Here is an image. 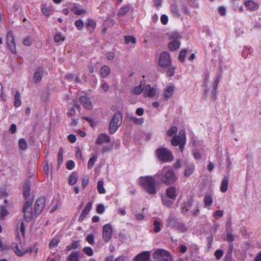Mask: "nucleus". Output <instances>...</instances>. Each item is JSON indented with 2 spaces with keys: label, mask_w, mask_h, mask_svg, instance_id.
Segmentation results:
<instances>
[{
  "label": "nucleus",
  "mask_w": 261,
  "mask_h": 261,
  "mask_svg": "<svg viewBox=\"0 0 261 261\" xmlns=\"http://www.w3.org/2000/svg\"><path fill=\"white\" fill-rule=\"evenodd\" d=\"M155 176L160 178L161 181L166 185L173 184L177 178L174 171L167 167H164L161 171H158Z\"/></svg>",
  "instance_id": "obj_1"
},
{
  "label": "nucleus",
  "mask_w": 261,
  "mask_h": 261,
  "mask_svg": "<svg viewBox=\"0 0 261 261\" xmlns=\"http://www.w3.org/2000/svg\"><path fill=\"white\" fill-rule=\"evenodd\" d=\"M139 182L147 193L152 195L156 194L155 178L153 176H141L139 179Z\"/></svg>",
  "instance_id": "obj_2"
},
{
  "label": "nucleus",
  "mask_w": 261,
  "mask_h": 261,
  "mask_svg": "<svg viewBox=\"0 0 261 261\" xmlns=\"http://www.w3.org/2000/svg\"><path fill=\"white\" fill-rule=\"evenodd\" d=\"M170 42L168 44V48L171 51L178 49L180 45L179 40L181 37L178 32H171L169 35Z\"/></svg>",
  "instance_id": "obj_3"
},
{
  "label": "nucleus",
  "mask_w": 261,
  "mask_h": 261,
  "mask_svg": "<svg viewBox=\"0 0 261 261\" xmlns=\"http://www.w3.org/2000/svg\"><path fill=\"white\" fill-rule=\"evenodd\" d=\"M157 156L160 161L163 162H171L173 160V155L169 149L161 147L156 150Z\"/></svg>",
  "instance_id": "obj_4"
},
{
  "label": "nucleus",
  "mask_w": 261,
  "mask_h": 261,
  "mask_svg": "<svg viewBox=\"0 0 261 261\" xmlns=\"http://www.w3.org/2000/svg\"><path fill=\"white\" fill-rule=\"evenodd\" d=\"M153 257L155 261H172L170 253L163 249L156 250L153 254Z\"/></svg>",
  "instance_id": "obj_5"
},
{
  "label": "nucleus",
  "mask_w": 261,
  "mask_h": 261,
  "mask_svg": "<svg viewBox=\"0 0 261 261\" xmlns=\"http://www.w3.org/2000/svg\"><path fill=\"white\" fill-rule=\"evenodd\" d=\"M153 257L155 261H172L170 253L163 249L156 250L153 254Z\"/></svg>",
  "instance_id": "obj_6"
},
{
  "label": "nucleus",
  "mask_w": 261,
  "mask_h": 261,
  "mask_svg": "<svg viewBox=\"0 0 261 261\" xmlns=\"http://www.w3.org/2000/svg\"><path fill=\"white\" fill-rule=\"evenodd\" d=\"M122 116L120 112H117L114 115L110 122L109 130L111 134H114L121 125Z\"/></svg>",
  "instance_id": "obj_7"
},
{
  "label": "nucleus",
  "mask_w": 261,
  "mask_h": 261,
  "mask_svg": "<svg viewBox=\"0 0 261 261\" xmlns=\"http://www.w3.org/2000/svg\"><path fill=\"white\" fill-rule=\"evenodd\" d=\"M186 136L185 131L181 130L179 132L178 135H175L171 140V143L173 146H179L181 151L184 150V146L186 143Z\"/></svg>",
  "instance_id": "obj_8"
},
{
  "label": "nucleus",
  "mask_w": 261,
  "mask_h": 261,
  "mask_svg": "<svg viewBox=\"0 0 261 261\" xmlns=\"http://www.w3.org/2000/svg\"><path fill=\"white\" fill-rule=\"evenodd\" d=\"M160 90L153 87H151L150 85H145L144 89V95L145 97H149L152 98H158Z\"/></svg>",
  "instance_id": "obj_9"
},
{
  "label": "nucleus",
  "mask_w": 261,
  "mask_h": 261,
  "mask_svg": "<svg viewBox=\"0 0 261 261\" xmlns=\"http://www.w3.org/2000/svg\"><path fill=\"white\" fill-rule=\"evenodd\" d=\"M32 201L28 200L25 202L22 209V212L24 213L23 219L27 222L31 221L34 215V213L32 212Z\"/></svg>",
  "instance_id": "obj_10"
},
{
  "label": "nucleus",
  "mask_w": 261,
  "mask_h": 261,
  "mask_svg": "<svg viewBox=\"0 0 261 261\" xmlns=\"http://www.w3.org/2000/svg\"><path fill=\"white\" fill-rule=\"evenodd\" d=\"M171 63V58L167 51L161 53L159 59V65L163 68H167Z\"/></svg>",
  "instance_id": "obj_11"
},
{
  "label": "nucleus",
  "mask_w": 261,
  "mask_h": 261,
  "mask_svg": "<svg viewBox=\"0 0 261 261\" xmlns=\"http://www.w3.org/2000/svg\"><path fill=\"white\" fill-rule=\"evenodd\" d=\"M45 199L44 197L38 198L35 202L34 210V216H37L42 212L44 207Z\"/></svg>",
  "instance_id": "obj_12"
},
{
  "label": "nucleus",
  "mask_w": 261,
  "mask_h": 261,
  "mask_svg": "<svg viewBox=\"0 0 261 261\" xmlns=\"http://www.w3.org/2000/svg\"><path fill=\"white\" fill-rule=\"evenodd\" d=\"M6 43L10 50L13 53H16V46L12 32H9L6 37Z\"/></svg>",
  "instance_id": "obj_13"
},
{
  "label": "nucleus",
  "mask_w": 261,
  "mask_h": 261,
  "mask_svg": "<svg viewBox=\"0 0 261 261\" xmlns=\"http://www.w3.org/2000/svg\"><path fill=\"white\" fill-rule=\"evenodd\" d=\"M112 228L110 224H106L103 227L102 237L106 242H108L111 238Z\"/></svg>",
  "instance_id": "obj_14"
},
{
  "label": "nucleus",
  "mask_w": 261,
  "mask_h": 261,
  "mask_svg": "<svg viewBox=\"0 0 261 261\" xmlns=\"http://www.w3.org/2000/svg\"><path fill=\"white\" fill-rule=\"evenodd\" d=\"M244 4L247 10L250 12L257 10L259 7V4L253 0H244Z\"/></svg>",
  "instance_id": "obj_15"
},
{
  "label": "nucleus",
  "mask_w": 261,
  "mask_h": 261,
  "mask_svg": "<svg viewBox=\"0 0 261 261\" xmlns=\"http://www.w3.org/2000/svg\"><path fill=\"white\" fill-rule=\"evenodd\" d=\"M68 7L77 15H81L86 13V10L82 8L78 4L70 3Z\"/></svg>",
  "instance_id": "obj_16"
},
{
  "label": "nucleus",
  "mask_w": 261,
  "mask_h": 261,
  "mask_svg": "<svg viewBox=\"0 0 261 261\" xmlns=\"http://www.w3.org/2000/svg\"><path fill=\"white\" fill-rule=\"evenodd\" d=\"M92 203L91 202H89L86 205V207H85V208L83 210V211L82 212L80 217H79V221H83L84 219L86 217V216L88 215V214L89 213L90 210H91V208L92 207Z\"/></svg>",
  "instance_id": "obj_17"
},
{
  "label": "nucleus",
  "mask_w": 261,
  "mask_h": 261,
  "mask_svg": "<svg viewBox=\"0 0 261 261\" xmlns=\"http://www.w3.org/2000/svg\"><path fill=\"white\" fill-rule=\"evenodd\" d=\"M150 253L148 251H143L137 254L135 258V261H147L149 259Z\"/></svg>",
  "instance_id": "obj_18"
},
{
  "label": "nucleus",
  "mask_w": 261,
  "mask_h": 261,
  "mask_svg": "<svg viewBox=\"0 0 261 261\" xmlns=\"http://www.w3.org/2000/svg\"><path fill=\"white\" fill-rule=\"evenodd\" d=\"M166 196L170 199L175 200L177 195L176 188L173 186L170 187L166 190Z\"/></svg>",
  "instance_id": "obj_19"
},
{
  "label": "nucleus",
  "mask_w": 261,
  "mask_h": 261,
  "mask_svg": "<svg viewBox=\"0 0 261 261\" xmlns=\"http://www.w3.org/2000/svg\"><path fill=\"white\" fill-rule=\"evenodd\" d=\"M80 101L85 108L88 109H91L92 108V105L91 100L87 96H81L80 98Z\"/></svg>",
  "instance_id": "obj_20"
},
{
  "label": "nucleus",
  "mask_w": 261,
  "mask_h": 261,
  "mask_svg": "<svg viewBox=\"0 0 261 261\" xmlns=\"http://www.w3.org/2000/svg\"><path fill=\"white\" fill-rule=\"evenodd\" d=\"M110 141V137L106 134H100L96 140V143L100 144L103 143H108Z\"/></svg>",
  "instance_id": "obj_21"
},
{
  "label": "nucleus",
  "mask_w": 261,
  "mask_h": 261,
  "mask_svg": "<svg viewBox=\"0 0 261 261\" xmlns=\"http://www.w3.org/2000/svg\"><path fill=\"white\" fill-rule=\"evenodd\" d=\"M43 71V69L41 67L38 68L36 69L34 76V80L36 83H38L41 81Z\"/></svg>",
  "instance_id": "obj_22"
},
{
  "label": "nucleus",
  "mask_w": 261,
  "mask_h": 261,
  "mask_svg": "<svg viewBox=\"0 0 261 261\" xmlns=\"http://www.w3.org/2000/svg\"><path fill=\"white\" fill-rule=\"evenodd\" d=\"M195 168L194 165L192 163H187L186 165V169L185 171V175L186 176H190L193 172Z\"/></svg>",
  "instance_id": "obj_23"
},
{
  "label": "nucleus",
  "mask_w": 261,
  "mask_h": 261,
  "mask_svg": "<svg viewBox=\"0 0 261 261\" xmlns=\"http://www.w3.org/2000/svg\"><path fill=\"white\" fill-rule=\"evenodd\" d=\"M228 185V177L226 176H224L223 178L221 186H220V191L225 193L227 191Z\"/></svg>",
  "instance_id": "obj_24"
},
{
  "label": "nucleus",
  "mask_w": 261,
  "mask_h": 261,
  "mask_svg": "<svg viewBox=\"0 0 261 261\" xmlns=\"http://www.w3.org/2000/svg\"><path fill=\"white\" fill-rule=\"evenodd\" d=\"M110 68L107 65L102 66L100 69V73L102 77H106L110 73Z\"/></svg>",
  "instance_id": "obj_25"
},
{
  "label": "nucleus",
  "mask_w": 261,
  "mask_h": 261,
  "mask_svg": "<svg viewBox=\"0 0 261 261\" xmlns=\"http://www.w3.org/2000/svg\"><path fill=\"white\" fill-rule=\"evenodd\" d=\"M174 91V87L172 86H168L164 94V97L165 99H168L172 96Z\"/></svg>",
  "instance_id": "obj_26"
},
{
  "label": "nucleus",
  "mask_w": 261,
  "mask_h": 261,
  "mask_svg": "<svg viewBox=\"0 0 261 261\" xmlns=\"http://www.w3.org/2000/svg\"><path fill=\"white\" fill-rule=\"evenodd\" d=\"M203 202L205 207L211 205L213 202L212 196L210 194H206L204 197Z\"/></svg>",
  "instance_id": "obj_27"
},
{
  "label": "nucleus",
  "mask_w": 261,
  "mask_h": 261,
  "mask_svg": "<svg viewBox=\"0 0 261 261\" xmlns=\"http://www.w3.org/2000/svg\"><path fill=\"white\" fill-rule=\"evenodd\" d=\"M162 200L163 204L167 207H170L173 203L174 200L170 199L166 196H163L162 197Z\"/></svg>",
  "instance_id": "obj_28"
},
{
  "label": "nucleus",
  "mask_w": 261,
  "mask_h": 261,
  "mask_svg": "<svg viewBox=\"0 0 261 261\" xmlns=\"http://www.w3.org/2000/svg\"><path fill=\"white\" fill-rule=\"evenodd\" d=\"M125 43L132 46V45L135 44L136 42V38L133 36H124Z\"/></svg>",
  "instance_id": "obj_29"
},
{
  "label": "nucleus",
  "mask_w": 261,
  "mask_h": 261,
  "mask_svg": "<svg viewBox=\"0 0 261 261\" xmlns=\"http://www.w3.org/2000/svg\"><path fill=\"white\" fill-rule=\"evenodd\" d=\"M78 179V174L76 172H73L69 176L68 183L70 185H74L77 181Z\"/></svg>",
  "instance_id": "obj_30"
},
{
  "label": "nucleus",
  "mask_w": 261,
  "mask_h": 261,
  "mask_svg": "<svg viewBox=\"0 0 261 261\" xmlns=\"http://www.w3.org/2000/svg\"><path fill=\"white\" fill-rule=\"evenodd\" d=\"M192 206V201L191 200H188L187 201L185 202L182 206V212L184 214H186V213L190 210Z\"/></svg>",
  "instance_id": "obj_31"
},
{
  "label": "nucleus",
  "mask_w": 261,
  "mask_h": 261,
  "mask_svg": "<svg viewBox=\"0 0 261 261\" xmlns=\"http://www.w3.org/2000/svg\"><path fill=\"white\" fill-rule=\"evenodd\" d=\"M65 77L69 81H74L75 83L80 82L79 77L75 74L67 73L65 75Z\"/></svg>",
  "instance_id": "obj_32"
},
{
  "label": "nucleus",
  "mask_w": 261,
  "mask_h": 261,
  "mask_svg": "<svg viewBox=\"0 0 261 261\" xmlns=\"http://www.w3.org/2000/svg\"><path fill=\"white\" fill-rule=\"evenodd\" d=\"M144 87H145V85H143L142 82H141L139 86L135 87L132 90V92L135 94H140L142 92H144Z\"/></svg>",
  "instance_id": "obj_33"
},
{
  "label": "nucleus",
  "mask_w": 261,
  "mask_h": 261,
  "mask_svg": "<svg viewBox=\"0 0 261 261\" xmlns=\"http://www.w3.org/2000/svg\"><path fill=\"white\" fill-rule=\"evenodd\" d=\"M20 97L21 96L19 92H18V91H17L14 96V106L16 108H18L19 106H20L21 104Z\"/></svg>",
  "instance_id": "obj_34"
},
{
  "label": "nucleus",
  "mask_w": 261,
  "mask_h": 261,
  "mask_svg": "<svg viewBox=\"0 0 261 261\" xmlns=\"http://www.w3.org/2000/svg\"><path fill=\"white\" fill-rule=\"evenodd\" d=\"M68 261H79V254L77 252H72L68 258Z\"/></svg>",
  "instance_id": "obj_35"
},
{
  "label": "nucleus",
  "mask_w": 261,
  "mask_h": 261,
  "mask_svg": "<svg viewBox=\"0 0 261 261\" xmlns=\"http://www.w3.org/2000/svg\"><path fill=\"white\" fill-rule=\"evenodd\" d=\"M103 180H99L97 182V190L99 194H105L106 193V190L103 186Z\"/></svg>",
  "instance_id": "obj_36"
},
{
  "label": "nucleus",
  "mask_w": 261,
  "mask_h": 261,
  "mask_svg": "<svg viewBox=\"0 0 261 261\" xmlns=\"http://www.w3.org/2000/svg\"><path fill=\"white\" fill-rule=\"evenodd\" d=\"M42 13L46 16H49L53 14V11L50 10L46 5H43L41 8Z\"/></svg>",
  "instance_id": "obj_37"
},
{
  "label": "nucleus",
  "mask_w": 261,
  "mask_h": 261,
  "mask_svg": "<svg viewBox=\"0 0 261 261\" xmlns=\"http://www.w3.org/2000/svg\"><path fill=\"white\" fill-rule=\"evenodd\" d=\"M97 159V156L96 155H93L88 161V168L89 169H91L93 165H94L95 162L96 161Z\"/></svg>",
  "instance_id": "obj_38"
},
{
  "label": "nucleus",
  "mask_w": 261,
  "mask_h": 261,
  "mask_svg": "<svg viewBox=\"0 0 261 261\" xmlns=\"http://www.w3.org/2000/svg\"><path fill=\"white\" fill-rule=\"evenodd\" d=\"M153 230L155 232H159L161 230V223L158 220L154 221L153 223Z\"/></svg>",
  "instance_id": "obj_39"
},
{
  "label": "nucleus",
  "mask_w": 261,
  "mask_h": 261,
  "mask_svg": "<svg viewBox=\"0 0 261 261\" xmlns=\"http://www.w3.org/2000/svg\"><path fill=\"white\" fill-rule=\"evenodd\" d=\"M129 8L127 6L122 7L119 10L118 15L119 16H124L129 11Z\"/></svg>",
  "instance_id": "obj_40"
},
{
  "label": "nucleus",
  "mask_w": 261,
  "mask_h": 261,
  "mask_svg": "<svg viewBox=\"0 0 261 261\" xmlns=\"http://www.w3.org/2000/svg\"><path fill=\"white\" fill-rule=\"evenodd\" d=\"M166 73L167 76H172L175 73V67L174 65H170Z\"/></svg>",
  "instance_id": "obj_41"
},
{
  "label": "nucleus",
  "mask_w": 261,
  "mask_h": 261,
  "mask_svg": "<svg viewBox=\"0 0 261 261\" xmlns=\"http://www.w3.org/2000/svg\"><path fill=\"white\" fill-rule=\"evenodd\" d=\"M19 148L22 150H25L27 148L28 144L24 139H20L18 142Z\"/></svg>",
  "instance_id": "obj_42"
},
{
  "label": "nucleus",
  "mask_w": 261,
  "mask_h": 261,
  "mask_svg": "<svg viewBox=\"0 0 261 261\" xmlns=\"http://www.w3.org/2000/svg\"><path fill=\"white\" fill-rule=\"evenodd\" d=\"M177 224L176 220L172 218H169L167 220V225L169 227H176Z\"/></svg>",
  "instance_id": "obj_43"
},
{
  "label": "nucleus",
  "mask_w": 261,
  "mask_h": 261,
  "mask_svg": "<svg viewBox=\"0 0 261 261\" xmlns=\"http://www.w3.org/2000/svg\"><path fill=\"white\" fill-rule=\"evenodd\" d=\"M30 188L28 185H26L23 187V196L25 198H28L30 196Z\"/></svg>",
  "instance_id": "obj_44"
},
{
  "label": "nucleus",
  "mask_w": 261,
  "mask_h": 261,
  "mask_svg": "<svg viewBox=\"0 0 261 261\" xmlns=\"http://www.w3.org/2000/svg\"><path fill=\"white\" fill-rule=\"evenodd\" d=\"M83 251L89 256H91L93 255V251L90 247H84L83 249Z\"/></svg>",
  "instance_id": "obj_45"
},
{
  "label": "nucleus",
  "mask_w": 261,
  "mask_h": 261,
  "mask_svg": "<svg viewBox=\"0 0 261 261\" xmlns=\"http://www.w3.org/2000/svg\"><path fill=\"white\" fill-rule=\"evenodd\" d=\"M177 130V128L176 126H172L171 127L167 132V135L168 136L171 137L174 135Z\"/></svg>",
  "instance_id": "obj_46"
},
{
  "label": "nucleus",
  "mask_w": 261,
  "mask_h": 261,
  "mask_svg": "<svg viewBox=\"0 0 261 261\" xmlns=\"http://www.w3.org/2000/svg\"><path fill=\"white\" fill-rule=\"evenodd\" d=\"M19 232L21 234L22 236H24V232H25V226H24V222H21L20 226V228H19V231H17V237L18 238H19Z\"/></svg>",
  "instance_id": "obj_47"
},
{
  "label": "nucleus",
  "mask_w": 261,
  "mask_h": 261,
  "mask_svg": "<svg viewBox=\"0 0 261 261\" xmlns=\"http://www.w3.org/2000/svg\"><path fill=\"white\" fill-rule=\"evenodd\" d=\"M186 53H187V49H184L181 50V51L179 53V56H178V59L180 61H181V62L184 61L186 55Z\"/></svg>",
  "instance_id": "obj_48"
},
{
  "label": "nucleus",
  "mask_w": 261,
  "mask_h": 261,
  "mask_svg": "<svg viewBox=\"0 0 261 261\" xmlns=\"http://www.w3.org/2000/svg\"><path fill=\"white\" fill-rule=\"evenodd\" d=\"M75 25L79 30H82L83 28L84 23L82 20L79 19L75 22Z\"/></svg>",
  "instance_id": "obj_49"
},
{
  "label": "nucleus",
  "mask_w": 261,
  "mask_h": 261,
  "mask_svg": "<svg viewBox=\"0 0 261 261\" xmlns=\"http://www.w3.org/2000/svg\"><path fill=\"white\" fill-rule=\"evenodd\" d=\"M171 11L176 16H179L180 14L176 5H173L171 6Z\"/></svg>",
  "instance_id": "obj_50"
},
{
  "label": "nucleus",
  "mask_w": 261,
  "mask_h": 261,
  "mask_svg": "<svg viewBox=\"0 0 261 261\" xmlns=\"http://www.w3.org/2000/svg\"><path fill=\"white\" fill-rule=\"evenodd\" d=\"M59 241L58 239H54L49 244L50 248H53L57 247L59 244Z\"/></svg>",
  "instance_id": "obj_51"
},
{
  "label": "nucleus",
  "mask_w": 261,
  "mask_h": 261,
  "mask_svg": "<svg viewBox=\"0 0 261 261\" xmlns=\"http://www.w3.org/2000/svg\"><path fill=\"white\" fill-rule=\"evenodd\" d=\"M86 240L90 244L93 245L95 243L94 235L92 234H88Z\"/></svg>",
  "instance_id": "obj_52"
},
{
  "label": "nucleus",
  "mask_w": 261,
  "mask_h": 261,
  "mask_svg": "<svg viewBox=\"0 0 261 261\" xmlns=\"http://www.w3.org/2000/svg\"><path fill=\"white\" fill-rule=\"evenodd\" d=\"M176 227L181 232H185L187 230V227L183 223H178Z\"/></svg>",
  "instance_id": "obj_53"
},
{
  "label": "nucleus",
  "mask_w": 261,
  "mask_h": 261,
  "mask_svg": "<svg viewBox=\"0 0 261 261\" xmlns=\"http://www.w3.org/2000/svg\"><path fill=\"white\" fill-rule=\"evenodd\" d=\"M101 87L105 92H107L109 89V86L105 80L101 81Z\"/></svg>",
  "instance_id": "obj_54"
},
{
  "label": "nucleus",
  "mask_w": 261,
  "mask_h": 261,
  "mask_svg": "<svg viewBox=\"0 0 261 261\" xmlns=\"http://www.w3.org/2000/svg\"><path fill=\"white\" fill-rule=\"evenodd\" d=\"M132 120L133 122L137 124H142L144 122V119L143 118H136V117H132Z\"/></svg>",
  "instance_id": "obj_55"
},
{
  "label": "nucleus",
  "mask_w": 261,
  "mask_h": 261,
  "mask_svg": "<svg viewBox=\"0 0 261 261\" xmlns=\"http://www.w3.org/2000/svg\"><path fill=\"white\" fill-rule=\"evenodd\" d=\"M64 40V37L62 36L61 33H58L54 36V40L56 42H60Z\"/></svg>",
  "instance_id": "obj_56"
},
{
  "label": "nucleus",
  "mask_w": 261,
  "mask_h": 261,
  "mask_svg": "<svg viewBox=\"0 0 261 261\" xmlns=\"http://www.w3.org/2000/svg\"><path fill=\"white\" fill-rule=\"evenodd\" d=\"M63 162V153L62 149H60L58 153V164L60 165Z\"/></svg>",
  "instance_id": "obj_57"
},
{
  "label": "nucleus",
  "mask_w": 261,
  "mask_h": 261,
  "mask_svg": "<svg viewBox=\"0 0 261 261\" xmlns=\"http://www.w3.org/2000/svg\"><path fill=\"white\" fill-rule=\"evenodd\" d=\"M97 212L99 214H102L105 211V206L103 204H99L97 206Z\"/></svg>",
  "instance_id": "obj_58"
},
{
  "label": "nucleus",
  "mask_w": 261,
  "mask_h": 261,
  "mask_svg": "<svg viewBox=\"0 0 261 261\" xmlns=\"http://www.w3.org/2000/svg\"><path fill=\"white\" fill-rule=\"evenodd\" d=\"M75 166V163L74 162L70 160L67 162L66 164V168L69 170H72L74 168Z\"/></svg>",
  "instance_id": "obj_59"
},
{
  "label": "nucleus",
  "mask_w": 261,
  "mask_h": 261,
  "mask_svg": "<svg viewBox=\"0 0 261 261\" xmlns=\"http://www.w3.org/2000/svg\"><path fill=\"white\" fill-rule=\"evenodd\" d=\"M223 254V252L220 249H218L215 252V255L218 259H219L222 256Z\"/></svg>",
  "instance_id": "obj_60"
},
{
  "label": "nucleus",
  "mask_w": 261,
  "mask_h": 261,
  "mask_svg": "<svg viewBox=\"0 0 261 261\" xmlns=\"http://www.w3.org/2000/svg\"><path fill=\"white\" fill-rule=\"evenodd\" d=\"M9 213L8 211L5 208L4 206H2L1 207V217L2 218H4L5 216H7L8 215Z\"/></svg>",
  "instance_id": "obj_61"
},
{
  "label": "nucleus",
  "mask_w": 261,
  "mask_h": 261,
  "mask_svg": "<svg viewBox=\"0 0 261 261\" xmlns=\"http://www.w3.org/2000/svg\"><path fill=\"white\" fill-rule=\"evenodd\" d=\"M23 43L24 45L30 46L32 44L31 38L29 37H26L23 40Z\"/></svg>",
  "instance_id": "obj_62"
},
{
  "label": "nucleus",
  "mask_w": 261,
  "mask_h": 261,
  "mask_svg": "<svg viewBox=\"0 0 261 261\" xmlns=\"http://www.w3.org/2000/svg\"><path fill=\"white\" fill-rule=\"evenodd\" d=\"M106 58L109 60H112L114 58L115 54L113 52L109 51L106 53Z\"/></svg>",
  "instance_id": "obj_63"
},
{
  "label": "nucleus",
  "mask_w": 261,
  "mask_h": 261,
  "mask_svg": "<svg viewBox=\"0 0 261 261\" xmlns=\"http://www.w3.org/2000/svg\"><path fill=\"white\" fill-rule=\"evenodd\" d=\"M87 25L92 29H94L96 26V23L95 21L92 19H88Z\"/></svg>",
  "instance_id": "obj_64"
}]
</instances>
